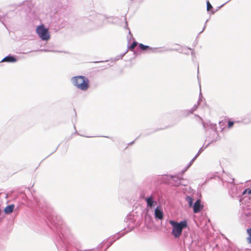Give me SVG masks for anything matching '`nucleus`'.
<instances>
[{
    "label": "nucleus",
    "mask_w": 251,
    "mask_h": 251,
    "mask_svg": "<svg viewBox=\"0 0 251 251\" xmlns=\"http://www.w3.org/2000/svg\"><path fill=\"white\" fill-rule=\"evenodd\" d=\"M53 223L58 234L56 246L58 249L61 250V248H62L67 251L68 244L72 238L70 229L62 221H53Z\"/></svg>",
    "instance_id": "obj_1"
},
{
    "label": "nucleus",
    "mask_w": 251,
    "mask_h": 251,
    "mask_svg": "<svg viewBox=\"0 0 251 251\" xmlns=\"http://www.w3.org/2000/svg\"><path fill=\"white\" fill-rule=\"evenodd\" d=\"M72 84L77 89L86 91L89 88V79L83 75H77L71 78Z\"/></svg>",
    "instance_id": "obj_2"
},
{
    "label": "nucleus",
    "mask_w": 251,
    "mask_h": 251,
    "mask_svg": "<svg viewBox=\"0 0 251 251\" xmlns=\"http://www.w3.org/2000/svg\"><path fill=\"white\" fill-rule=\"evenodd\" d=\"M169 223L173 227L172 234L176 238H179L182 234L183 229L188 226L186 220L181 221L180 222L170 220Z\"/></svg>",
    "instance_id": "obj_3"
},
{
    "label": "nucleus",
    "mask_w": 251,
    "mask_h": 251,
    "mask_svg": "<svg viewBox=\"0 0 251 251\" xmlns=\"http://www.w3.org/2000/svg\"><path fill=\"white\" fill-rule=\"evenodd\" d=\"M36 32L39 37L43 41H48L50 38L48 29L43 25L38 26L36 28Z\"/></svg>",
    "instance_id": "obj_4"
},
{
    "label": "nucleus",
    "mask_w": 251,
    "mask_h": 251,
    "mask_svg": "<svg viewBox=\"0 0 251 251\" xmlns=\"http://www.w3.org/2000/svg\"><path fill=\"white\" fill-rule=\"evenodd\" d=\"M139 47L142 50H149L150 52H161L165 51L166 50H161L157 48H152L147 45H145L142 43L139 44Z\"/></svg>",
    "instance_id": "obj_5"
},
{
    "label": "nucleus",
    "mask_w": 251,
    "mask_h": 251,
    "mask_svg": "<svg viewBox=\"0 0 251 251\" xmlns=\"http://www.w3.org/2000/svg\"><path fill=\"white\" fill-rule=\"evenodd\" d=\"M193 211L195 213L200 212L203 207L200 199H198L193 204Z\"/></svg>",
    "instance_id": "obj_6"
},
{
    "label": "nucleus",
    "mask_w": 251,
    "mask_h": 251,
    "mask_svg": "<svg viewBox=\"0 0 251 251\" xmlns=\"http://www.w3.org/2000/svg\"><path fill=\"white\" fill-rule=\"evenodd\" d=\"M154 216L155 218L159 220H162L163 218L164 214L160 206H157L155 208L154 210Z\"/></svg>",
    "instance_id": "obj_7"
},
{
    "label": "nucleus",
    "mask_w": 251,
    "mask_h": 251,
    "mask_svg": "<svg viewBox=\"0 0 251 251\" xmlns=\"http://www.w3.org/2000/svg\"><path fill=\"white\" fill-rule=\"evenodd\" d=\"M145 201L147 202V206L151 208L157 204V201L153 200V198L152 196L145 198Z\"/></svg>",
    "instance_id": "obj_8"
},
{
    "label": "nucleus",
    "mask_w": 251,
    "mask_h": 251,
    "mask_svg": "<svg viewBox=\"0 0 251 251\" xmlns=\"http://www.w3.org/2000/svg\"><path fill=\"white\" fill-rule=\"evenodd\" d=\"M200 100H201L200 99L199 100V101H198L197 104H195L191 109H190L189 110H185L182 111L183 114L186 117V116H188L190 114H192L193 113V112L195 111V110H196V109L198 108Z\"/></svg>",
    "instance_id": "obj_9"
},
{
    "label": "nucleus",
    "mask_w": 251,
    "mask_h": 251,
    "mask_svg": "<svg viewBox=\"0 0 251 251\" xmlns=\"http://www.w3.org/2000/svg\"><path fill=\"white\" fill-rule=\"evenodd\" d=\"M17 61V59L14 56L10 55L6 56L4 58H3L1 60V62H9V63H14L16 62Z\"/></svg>",
    "instance_id": "obj_10"
},
{
    "label": "nucleus",
    "mask_w": 251,
    "mask_h": 251,
    "mask_svg": "<svg viewBox=\"0 0 251 251\" xmlns=\"http://www.w3.org/2000/svg\"><path fill=\"white\" fill-rule=\"evenodd\" d=\"M212 136L209 137L208 140L209 141V143H211L214 141H216L218 138V134L216 130H213L211 133ZM207 140V139H206Z\"/></svg>",
    "instance_id": "obj_11"
},
{
    "label": "nucleus",
    "mask_w": 251,
    "mask_h": 251,
    "mask_svg": "<svg viewBox=\"0 0 251 251\" xmlns=\"http://www.w3.org/2000/svg\"><path fill=\"white\" fill-rule=\"evenodd\" d=\"M171 178L175 182V183L174 184L175 186H178L182 184L181 181L183 180V178H180L176 176H171Z\"/></svg>",
    "instance_id": "obj_12"
},
{
    "label": "nucleus",
    "mask_w": 251,
    "mask_h": 251,
    "mask_svg": "<svg viewBox=\"0 0 251 251\" xmlns=\"http://www.w3.org/2000/svg\"><path fill=\"white\" fill-rule=\"evenodd\" d=\"M134 217L132 215H128L125 219V222L127 224L128 226H130L131 224L134 223Z\"/></svg>",
    "instance_id": "obj_13"
},
{
    "label": "nucleus",
    "mask_w": 251,
    "mask_h": 251,
    "mask_svg": "<svg viewBox=\"0 0 251 251\" xmlns=\"http://www.w3.org/2000/svg\"><path fill=\"white\" fill-rule=\"evenodd\" d=\"M14 209V205L10 204L9 205L7 206L4 210V212L6 214H10L12 213Z\"/></svg>",
    "instance_id": "obj_14"
},
{
    "label": "nucleus",
    "mask_w": 251,
    "mask_h": 251,
    "mask_svg": "<svg viewBox=\"0 0 251 251\" xmlns=\"http://www.w3.org/2000/svg\"><path fill=\"white\" fill-rule=\"evenodd\" d=\"M185 200L188 202L189 206L190 207H192L193 206V200L190 196H187Z\"/></svg>",
    "instance_id": "obj_15"
},
{
    "label": "nucleus",
    "mask_w": 251,
    "mask_h": 251,
    "mask_svg": "<svg viewBox=\"0 0 251 251\" xmlns=\"http://www.w3.org/2000/svg\"><path fill=\"white\" fill-rule=\"evenodd\" d=\"M127 52V50H126V51L125 52L120 54V55H118L117 56H116L115 58H114V61H117V60L122 59V58L126 53Z\"/></svg>",
    "instance_id": "obj_16"
},
{
    "label": "nucleus",
    "mask_w": 251,
    "mask_h": 251,
    "mask_svg": "<svg viewBox=\"0 0 251 251\" xmlns=\"http://www.w3.org/2000/svg\"><path fill=\"white\" fill-rule=\"evenodd\" d=\"M137 44L138 43L136 41H133L132 44L128 47V49L132 50L136 47Z\"/></svg>",
    "instance_id": "obj_17"
},
{
    "label": "nucleus",
    "mask_w": 251,
    "mask_h": 251,
    "mask_svg": "<svg viewBox=\"0 0 251 251\" xmlns=\"http://www.w3.org/2000/svg\"><path fill=\"white\" fill-rule=\"evenodd\" d=\"M151 223L152 222V219L151 216L146 215L145 217V223Z\"/></svg>",
    "instance_id": "obj_18"
},
{
    "label": "nucleus",
    "mask_w": 251,
    "mask_h": 251,
    "mask_svg": "<svg viewBox=\"0 0 251 251\" xmlns=\"http://www.w3.org/2000/svg\"><path fill=\"white\" fill-rule=\"evenodd\" d=\"M197 158V155H195L194 156V157L190 161L189 164L188 165V166H187V168H189L191 165L192 164H193V163L194 162V160Z\"/></svg>",
    "instance_id": "obj_19"
},
{
    "label": "nucleus",
    "mask_w": 251,
    "mask_h": 251,
    "mask_svg": "<svg viewBox=\"0 0 251 251\" xmlns=\"http://www.w3.org/2000/svg\"><path fill=\"white\" fill-rule=\"evenodd\" d=\"M206 5H207V10L208 11H210L211 9H212V5L210 3V2H209V1H207V2H206Z\"/></svg>",
    "instance_id": "obj_20"
},
{
    "label": "nucleus",
    "mask_w": 251,
    "mask_h": 251,
    "mask_svg": "<svg viewBox=\"0 0 251 251\" xmlns=\"http://www.w3.org/2000/svg\"><path fill=\"white\" fill-rule=\"evenodd\" d=\"M6 15V14H2V15H1L0 14V21L3 24H4V18H5V16Z\"/></svg>",
    "instance_id": "obj_21"
},
{
    "label": "nucleus",
    "mask_w": 251,
    "mask_h": 251,
    "mask_svg": "<svg viewBox=\"0 0 251 251\" xmlns=\"http://www.w3.org/2000/svg\"><path fill=\"white\" fill-rule=\"evenodd\" d=\"M120 238V237L119 236V235H117V237H116V239L111 242H110L108 245H107V249L110 246L112 245V244L113 243V242L116 240H117L118 239H119Z\"/></svg>",
    "instance_id": "obj_22"
},
{
    "label": "nucleus",
    "mask_w": 251,
    "mask_h": 251,
    "mask_svg": "<svg viewBox=\"0 0 251 251\" xmlns=\"http://www.w3.org/2000/svg\"><path fill=\"white\" fill-rule=\"evenodd\" d=\"M196 116H197V115H195ZM198 117L199 118V119H200V120L201 122V123L202 124V126H203V128L205 129H206V124L204 123L202 121V119L199 116H198Z\"/></svg>",
    "instance_id": "obj_23"
},
{
    "label": "nucleus",
    "mask_w": 251,
    "mask_h": 251,
    "mask_svg": "<svg viewBox=\"0 0 251 251\" xmlns=\"http://www.w3.org/2000/svg\"><path fill=\"white\" fill-rule=\"evenodd\" d=\"M247 192H248V193L249 195H251V188L249 189H247L245 190H244V191L243 192V194H246Z\"/></svg>",
    "instance_id": "obj_24"
},
{
    "label": "nucleus",
    "mask_w": 251,
    "mask_h": 251,
    "mask_svg": "<svg viewBox=\"0 0 251 251\" xmlns=\"http://www.w3.org/2000/svg\"><path fill=\"white\" fill-rule=\"evenodd\" d=\"M234 125V122L232 121H229L228 122V127L230 128L231 127Z\"/></svg>",
    "instance_id": "obj_25"
},
{
    "label": "nucleus",
    "mask_w": 251,
    "mask_h": 251,
    "mask_svg": "<svg viewBox=\"0 0 251 251\" xmlns=\"http://www.w3.org/2000/svg\"><path fill=\"white\" fill-rule=\"evenodd\" d=\"M203 150H204V149L203 148V147H201V148H200L198 152L197 153V154L196 155H197V157H198L203 151Z\"/></svg>",
    "instance_id": "obj_26"
},
{
    "label": "nucleus",
    "mask_w": 251,
    "mask_h": 251,
    "mask_svg": "<svg viewBox=\"0 0 251 251\" xmlns=\"http://www.w3.org/2000/svg\"><path fill=\"white\" fill-rule=\"evenodd\" d=\"M247 242L249 244H251V235H249V236L247 238Z\"/></svg>",
    "instance_id": "obj_27"
},
{
    "label": "nucleus",
    "mask_w": 251,
    "mask_h": 251,
    "mask_svg": "<svg viewBox=\"0 0 251 251\" xmlns=\"http://www.w3.org/2000/svg\"><path fill=\"white\" fill-rule=\"evenodd\" d=\"M208 20H207L206 21V22H205V25H204V27H203V29H202V31H201L200 32V33H202V32L203 31V30H204V29H205V27H206V23L208 22Z\"/></svg>",
    "instance_id": "obj_28"
},
{
    "label": "nucleus",
    "mask_w": 251,
    "mask_h": 251,
    "mask_svg": "<svg viewBox=\"0 0 251 251\" xmlns=\"http://www.w3.org/2000/svg\"><path fill=\"white\" fill-rule=\"evenodd\" d=\"M41 51H51V52H55L56 51L53 50H41Z\"/></svg>",
    "instance_id": "obj_29"
},
{
    "label": "nucleus",
    "mask_w": 251,
    "mask_h": 251,
    "mask_svg": "<svg viewBox=\"0 0 251 251\" xmlns=\"http://www.w3.org/2000/svg\"><path fill=\"white\" fill-rule=\"evenodd\" d=\"M230 0H229L228 1H227L225 3L223 4L222 5H221V6H220L219 7H218V9H220L222 7H223L225 4H226V3H227L228 1H229Z\"/></svg>",
    "instance_id": "obj_30"
},
{
    "label": "nucleus",
    "mask_w": 251,
    "mask_h": 251,
    "mask_svg": "<svg viewBox=\"0 0 251 251\" xmlns=\"http://www.w3.org/2000/svg\"><path fill=\"white\" fill-rule=\"evenodd\" d=\"M247 232L249 235H251V227L247 230Z\"/></svg>",
    "instance_id": "obj_31"
},
{
    "label": "nucleus",
    "mask_w": 251,
    "mask_h": 251,
    "mask_svg": "<svg viewBox=\"0 0 251 251\" xmlns=\"http://www.w3.org/2000/svg\"><path fill=\"white\" fill-rule=\"evenodd\" d=\"M188 169V168H187V167L185 168V169L184 170H183L182 172H181V173L182 174H183Z\"/></svg>",
    "instance_id": "obj_32"
},
{
    "label": "nucleus",
    "mask_w": 251,
    "mask_h": 251,
    "mask_svg": "<svg viewBox=\"0 0 251 251\" xmlns=\"http://www.w3.org/2000/svg\"><path fill=\"white\" fill-rule=\"evenodd\" d=\"M127 21H126V25H127ZM126 28L128 29V28L127 27V25H126Z\"/></svg>",
    "instance_id": "obj_33"
},
{
    "label": "nucleus",
    "mask_w": 251,
    "mask_h": 251,
    "mask_svg": "<svg viewBox=\"0 0 251 251\" xmlns=\"http://www.w3.org/2000/svg\"><path fill=\"white\" fill-rule=\"evenodd\" d=\"M100 62H101V61H100ZM99 61H96V62H94V63H99Z\"/></svg>",
    "instance_id": "obj_34"
},
{
    "label": "nucleus",
    "mask_w": 251,
    "mask_h": 251,
    "mask_svg": "<svg viewBox=\"0 0 251 251\" xmlns=\"http://www.w3.org/2000/svg\"><path fill=\"white\" fill-rule=\"evenodd\" d=\"M129 34H131V32H130V31H129Z\"/></svg>",
    "instance_id": "obj_35"
},
{
    "label": "nucleus",
    "mask_w": 251,
    "mask_h": 251,
    "mask_svg": "<svg viewBox=\"0 0 251 251\" xmlns=\"http://www.w3.org/2000/svg\"><path fill=\"white\" fill-rule=\"evenodd\" d=\"M87 138L90 137V136H86Z\"/></svg>",
    "instance_id": "obj_36"
},
{
    "label": "nucleus",
    "mask_w": 251,
    "mask_h": 251,
    "mask_svg": "<svg viewBox=\"0 0 251 251\" xmlns=\"http://www.w3.org/2000/svg\"><path fill=\"white\" fill-rule=\"evenodd\" d=\"M106 249H107V248H106V249H105L104 251H106Z\"/></svg>",
    "instance_id": "obj_37"
},
{
    "label": "nucleus",
    "mask_w": 251,
    "mask_h": 251,
    "mask_svg": "<svg viewBox=\"0 0 251 251\" xmlns=\"http://www.w3.org/2000/svg\"><path fill=\"white\" fill-rule=\"evenodd\" d=\"M106 249H107V248H106V249H105L104 251H106Z\"/></svg>",
    "instance_id": "obj_38"
},
{
    "label": "nucleus",
    "mask_w": 251,
    "mask_h": 251,
    "mask_svg": "<svg viewBox=\"0 0 251 251\" xmlns=\"http://www.w3.org/2000/svg\"><path fill=\"white\" fill-rule=\"evenodd\" d=\"M106 249H107V248H106V249H105L104 251H106Z\"/></svg>",
    "instance_id": "obj_39"
}]
</instances>
